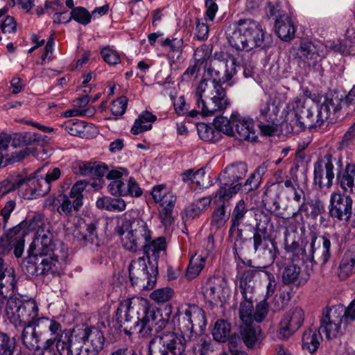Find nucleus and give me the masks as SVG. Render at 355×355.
Listing matches in <instances>:
<instances>
[{
  "mask_svg": "<svg viewBox=\"0 0 355 355\" xmlns=\"http://www.w3.org/2000/svg\"><path fill=\"white\" fill-rule=\"evenodd\" d=\"M6 315L15 327L40 325L39 307L33 299L26 300L20 295H15L7 300L3 307Z\"/></svg>",
  "mask_w": 355,
  "mask_h": 355,
  "instance_id": "nucleus-6",
  "label": "nucleus"
},
{
  "mask_svg": "<svg viewBox=\"0 0 355 355\" xmlns=\"http://www.w3.org/2000/svg\"><path fill=\"white\" fill-rule=\"evenodd\" d=\"M211 203V198L209 197L201 198L190 204L184 210L185 216L189 219H193L198 217L202 211L205 210Z\"/></svg>",
  "mask_w": 355,
  "mask_h": 355,
  "instance_id": "nucleus-49",
  "label": "nucleus"
},
{
  "mask_svg": "<svg viewBox=\"0 0 355 355\" xmlns=\"http://www.w3.org/2000/svg\"><path fill=\"white\" fill-rule=\"evenodd\" d=\"M117 233L125 250L133 252L142 250L144 253V257L132 261L129 266L132 285H137L138 279H143L147 282L144 290L153 289L155 286V239H153V232L142 218L125 212L117 227Z\"/></svg>",
  "mask_w": 355,
  "mask_h": 355,
  "instance_id": "nucleus-1",
  "label": "nucleus"
},
{
  "mask_svg": "<svg viewBox=\"0 0 355 355\" xmlns=\"http://www.w3.org/2000/svg\"><path fill=\"white\" fill-rule=\"evenodd\" d=\"M229 216L230 214H227L225 211V205H220L213 212L211 219V226L216 229L221 227L228 220Z\"/></svg>",
  "mask_w": 355,
  "mask_h": 355,
  "instance_id": "nucleus-56",
  "label": "nucleus"
},
{
  "mask_svg": "<svg viewBox=\"0 0 355 355\" xmlns=\"http://www.w3.org/2000/svg\"><path fill=\"white\" fill-rule=\"evenodd\" d=\"M214 125L216 131H219V134L223 132L229 136H234L235 131L233 128V122L232 119H228L227 117L219 116H216L214 120Z\"/></svg>",
  "mask_w": 355,
  "mask_h": 355,
  "instance_id": "nucleus-55",
  "label": "nucleus"
},
{
  "mask_svg": "<svg viewBox=\"0 0 355 355\" xmlns=\"http://www.w3.org/2000/svg\"><path fill=\"white\" fill-rule=\"evenodd\" d=\"M87 183L85 181H78L71 187L69 196L60 195L58 198L48 197L44 201V207L49 209H57V211L62 215H70L73 210L78 211L83 205V191Z\"/></svg>",
  "mask_w": 355,
  "mask_h": 355,
  "instance_id": "nucleus-7",
  "label": "nucleus"
},
{
  "mask_svg": "<svg viewBox=\"0 0 355 355\" xmlns=\"http://www.w3.org/2000/svg\"><path fill=\"white\" fill-rule=\"evenodd\" d=\"M256 224L253 230V248L254 252H263L268 249V241L271 240L269 229L272 228L270 216L259 211L255 214Z\"/></svg>",
  "mask_w": 355,
  "mask_h": 355,
  "instance_id": "nucleus-13",
  "label": "nucleus"
},
{
  "mask_svg": "<svg viewBox=\"0 0 355 355\" xmlns=\"http://www.w3.org/2000/svg\"><path fill=\"white\" fill-rule=\"evenodd\" d=\"M100 54L103 61L109 65H116L121 62L119 53L110 46L103 47Z\"/></svg>",
  "mask_w": 355,
  "mask_h": 355,
  "instance_id": "nucleus-61",
  "label": "nucleus"
},
{
  "mask_svg": "<svg viewBox=\"0 0 355 355\" xmlns=\"http://www.w3.org/2000/svg\"><path fill=\"white\" fill-rule=\"evenodd\" d=\"M14 231H17L19 234L26 232V235L29 232L35 231L33 240L37 239L39 234L44 231H48L53 236L49 225L44 222V216L40 214H35L32 218L21 221L14 227Z\"/></svg>",
  "mask_w": 355,
  "mask_h": 355,
  "instance_id": "nucleus-23",
  "label": "nucleus"
},
{
  "mask_svg": "<svg viewBox=\"0 0 355 355\" xmlns=\"http://www.w3.org/2000/svg\"><path fill=\"white\" fill-rule=\"evenodd\" d=\"M171 312V306L168 304H162L157 307V338H159V343L162 345V336L169 334L179 335L171 331L173 327L169 323ZM180 335L182 334H180Z\"/></svg>",
  "mask_w": 355,
  "mask_h": 355,
  "instance_id": "nucleus-27",
  "label": "nucleus"
},
{
  "mask_svg": "<svg viewBox=\"0 0 355 355\" xmlns=\"http://www.w3.org/2000/svg\"><path fill=\"white\" fill-rule=\"evenodd\" d=\"M297 56L308 67L315 66L321 58L318 49L312 42H303L297 52Z\"/></svg>",
  "mask_w": 355,
  "mask_h": 355,
  "instance_id": "nucleus-30",
  "label": "nucleus"
},
{
  "mask_svg": "<svg viewBox=\"0 0 355 355\" xmlns=\"http://www.w3.org/2000/svg\"><path fill=\"white\" fill-rule=\"evenodd\" d=\"M344 109L347 114L355 110V85L344 98L338 97V111Z\"/></svg>",
  "mask_w": 355,
  "mask_h": 355,
  "instance_id": "nucleus-62",
  "label": "nucleus"
},
{
  "mask_svg": "<svg viewBox=\"0 0 355 355\" xmlns=\"http://www.w3.org/2000/svg\"><path fill=\"white\" fill-rule=\"evenodd\" d=\"M76 341L80 345L75 355H98L103 349L105 338L103 332L96 327L82 325L75 330Z\"/></svg>",
  "mask_w": 355,
  "mask_h": 355,
  "instance_id": "nucleus-8",
  "label": "nucleus"
},
{
  "mask_svg": "<svg viewBox=\"0 0 355 355\" xmlns=\"http://www.w3.org/2000/svg\"><path fill=\"white\" fill-rule=\"evenodd\" d=\"M6 9L0 10V30L4 33H15L17 30V24L14 17L6 16Z\"/></svg>",
  "mask_w": 355,
  "mask_h": 355,
  "instance_id": "nucleus-59",
  "label": "nucleus"
},
{
  "mask_svg": "<svg viewBox=\"0 0 355 355\" xmlns=\"http://www.w3.org/2000/svg\"><path fill=\"white\" fill-rule=\"evenodd\" d=\"M16 284L14 270L12 268H6L0 274V313H2L8 298L15 295L14 292Z\"/></svg>",
  "mask_w": 355,
  "mask_h": 355,
  "instance_id": "nucleus-21",
  "label": "nucleus"
},
{
  "mask_svg": "<svg viewBox=\"0 0 355 355\" xmlns=\"http://www.w3.org/2000/svg\"><path fill=\"white\" fill-rule=\"evenodd\" d=\"M255 273V270H247L240 279L239 290L245 300H253L254 299V282L253 279Z\"/></svg>",
  "mask_w": 355,
  "mask_h": 355,
  "instance_id": "nucleus-36",
  "label": "nucleus"
},
{
  "mask_svg": "<svg viewBox=\"0 0 355 355\" xmlns=\"http://www.w3.org/2000/svg\"><path fill=\"white\" fill-rule=\"evenodd\" d=\"M230 324L225 320H217L212 331V336L216 341L225 343L230 335Z\"/></svg>",
  "mask_w": 355,
  "mask_h": 355,
  "instance_id": "nucleus-50",
  "label": "nucleus"
},
{
  "mask_svg": "<svg viewBox=\"0 0 355 355\" xmlns=\"http://www.w3.org/2000/svg\"><path fill=\"white\" fill-rule=\"evenodd\" d=\"M291 299L289 291L282 290L279 294L276 295L272 300L271 307L273 311L278 312L286 307Z\"/></svg>",
  "mask_w": 355,
  "mask_h": 355,
  "instance_id": "nucleus-58",
  "label": "nucleus"
},
{
  "mask_svg": "<svg viewBox=\"0 0 355 355\" xmlns=\"http://www.w3.org/2000/svg\"><path fill=\"white\" fill-rule=\"evenodd\" d=\"M214 57L215 60L221 62L225 64V73L221 79L223 83L230 80L237 71L236 58L229 53L222 51H216Z\"/></svg>",
  "mask_w": 355,
  "mask_h": 355,
  "instance_id": "nucleus-37",
  "label": "nucleus"
},
{
  "mask_svg": "<svg viewBox=\"0 0 355 355\" xmlns=\"http://www.w3.org/2000/svg\"><path fill=\"white\" fill-rule=\"evenodd\" d=\"M318 238L313 236L310 243V261L316 263L317 261L321 262V264H325L330 257L331 241L327 236H322L318 239V252L316 251L315 245Z\"/></svg>",
  "mask_w": 355,
  "mask_h": 355,
  "instance_id": "nucleus-22",
  "label": "nucleus"
},
{
  "mask_svg": "<svg viewBox=\"0 0 355 355\" xmlns=\"http://www.w3.org/2000/svg\"><path fill=\"white\" fill-rule=\"evenodd\" d=\"M128 177V171L124 168L111 170L107 174V178L111 180L107 186L109 192L114 196H125L126 184L124 182Z\"/></svg>",
  "mask_w": 355,
  "mask_h": 355,
  "instance_id": "nucleus-24",
  "label": "nucleus"
},
{
  "mask_svg": "<svg viewBox=\"0 0 355 355\" xmlns=\"http://www.w3.org/2000/svg\"><path fill=\"white\" fill-rule=\"evenodd\" d=\"M220 187L217 193H216L215 198L218 200H225L230 199L234 195L238 193L241 188V184H225L224 182H220Z\"/></svg>",
  "mask_w": 355,
  "mask_h": 355,
  "instance_id": "nucleus-53",
  "label": "nucleus"
},
{
  "mask_svg": "<svg viewBox=\"0 0 355 355\" xmlns=\"http://www.w3.org/2000/svg\"><path fill=\"white\" fill-rule=\"evenodd\" d=\"M26 232L19 234L14 227L9 230L6 235L0 239V254L8 253L12 248L16 257H21L24 250Z\"/></svg>",
  "mask_w": 355,
  "mask_h": 355,
  "instance_id": "nucleus-17",
  "label": "nucleus"
},
{
  "mask_svg": "<svg viewBox=\"0 0 355 355\" xmlns=\"http://www.w3.org/2000/svg\"><path fill=\"white\" fill-rule=\"evenodd\" d=\"M30 261L26 266L29 275L42 277L53 275L59 259L67 257V248L61 243L52 240V235L44 231L33 240L28 250Z\"/></svg>",
  "mask_w": 355,
  "mask_h": 355,
  "instance_id": "nucleus-3",
  "label": "nucleus"
},
{
  "mask_svg": "<svg viewBox=\"0 0 355 355\" xmlns=\"http://www.w3.org/2000/svg\"><path fill=\"white\" fill-rule=\"evenodd\" d=\"M31 181L30 179L26 178L20 174L14 173L9 175L6 179L0 182V191L2 193L0 194V198L5 194L15 191L21 186L28 184Z\"/></svg>",
  "mask_w": 355,
  "mask_h": 355,
  "instance_id": "nucleus-39",
  "label": "nucleus"
},
{
  "mask_svg": "<svg viewBox=\"0 0 355 355\" xmlns=\"http://www.w3.org/2000/svg\"><path fill=\"white\" fill-rule=\"evenodd\" d=\"M134 298H127L121 301L116 312V320L119 326L130 321L131 313L134 312L132 303Z\"/></svg>",
  "mask_w": 355,
  "mask_h": 355,
  "instance_id": "nucleus-45",
  "label": "nucleus"
},
{
  "mask_svg": "<svg viewBox=\"0 0 355 355\" xmlns=\"http://www.w3.org/2000/svg\"><path fill=\"white\" fill-rule=\"evenodd\" d=\"M229 44L238 51H250L255 48H266L270 35L261 26L251 19H241L234 24V28L227 33Z\"/></svg>",
  "mask_w": 355,
  "mask_h": 355,
  "instance_id": "nucleus-5",
  "label": "nucleus"
},
{
  "mask_svg": "<svg viewBox=\"0 0 355 355\" xmlns=\"http://www.w3.org/2000/svg\"><path fill=\"white\" fill-rule=\"evenodd\" d=\"M155 121V116L148 111L141 112L135 121L130 132L137 135L141 132L153 128V123Z\"/></svg>",
  "mask_w": 355,
  "mask_h": 355,
  "instance_id": "nucleus-42",
  "label": "nucleus"
},
{
  "mask_svg": "<svg viewBox=\"0 0 355 355\" xmlns=\"http://www.w3.org/2000/svg\"><path fill=\"white\" fill-rule=\"evenodd\" d=\"M324 172H325V178L327 179L326 185L329 187L334 178L333 156L330 153L319 157L314 164V183L320 188H322L324 185L322 181Z\"/></svg>",
  "mask_w": 355,
  "mask_h": 355,
  "instance_id": "nucleus-16",
  "label": "nucleus"
},
{
  "mask_svg": "<svg viewBox=\"0 0 355 355\" xmlns=\"http://www.w3.org/2000/svg\"><path fill=\"white\" fill-rule=\"evenodd\" d=\"M275 28L277 35L284 41L291 40L295 32L290 17L286 15L276 19Z\"/></svg>",
  "mask_w": 355,
  "mask_h": 355,
  "instance_id": "nucleus-38",
  "label": "nucleus"
},
{
  "mask_svg": "<svg viewBox=\"0 0 355 355\" xmlns=\"http://www.w3.org/2000/svg\"><path fill=\"white\" fill-rule=\"evenodd\" d=\"M71 18L81 25L87 26L91 22L92 15L85 8L77 6L71 10Z\"/></svg>",
  "mask_w": 355,
  "mask_h": 355,
  "instance_id": "nucleus-57",
  "label": "nucleus"
},
{
  "mask_svg": "<svg viewBox=\"0 0 355 355\" xmlns=\"http://www.w3.org/2000/svg\"><path fill=\"white\" fill-rule=\"evenodd\" d=\"M197 131L200 138L205 141L216 143L220 139L219 131L204 123L197 125Z\"/></svg>",
  "mask_w": 355,
  "mask_h": 355,
  "instance_id": "nucleus-52",
  "label": "nucleus"
},
{
  "mask_svg": "<svg viewBox=\"0 0 355 355\" xmlns=\"http://www.w3.org/2000/svg\"><path fill=\"white\" fill-rule=\"evenodd\" d=\"M339 268V275L343 277L355 273V248H351L345 252Z\"/></svg>",
  "mask_w": 355,
  "mask_h": 355,
  "instance_id": "nucleus-44",
  "label": "nucleus"
},
{
  "mask_svg": "<svg viewBox=\"0 0 355 355\" xmlns=\"http://www.w3.org/2000/svg\"><path fill=\"white\" fill-rule=\"evenodd\" d=\"M241 336L248 348L255 347L262 340L261 328L259 326L252 325V323L241 326Z\"/></svg>",
  "mask_w": 355,
  "mask_h": 355,
  "instance_id": "nucleus-35",
  "label": "nucleus"
},
{
  "mask_svg": "<svg viewBox=\"0 0 355 355\" xmlns=\"http://www.w3.org/2000/svg\"><path fill=\"white\" fill-rule=\"evenodd\" d=\"M247 171V165L245 163L239 162L226 167L218 178L220 182H224L225 184H236L245 176Z\"/></svg>",
  "mask_w": 355,
  "mask_h": 355,
  "instance_id": "nucleus-28",
  "label": "nucleus"
},
{
  "mask_svg": "<svg viewBox=\"0 0 355 355\" xmlns=\"http://www.w3.org/2000/svg\"><path fill=\"white\" fill-rule=\"evenodd\" d=\"M304 320V312L300 306L290 309L282 317L277 329V336L287 340L302 327Z\"/></svg>",
  "mask_w": 355,
  "mask_h": 355,
  "instance_id": "nucleus-12",
  "label": "nucleus"
},
{
  "mask_svg": "<svg viewBox=\"0 0 355 355\" xmlns=\"http://www.w3.org/2000/svg\"><path fill=\"white\" fill-rule=\"evenodd\" d=\"M96 224L94 222L87 223L79 219L73 230V236L80 245L93 244L98 241Z\"/></svg>",
  "mask_w": 355,
  "mask_h": 355,
  "instance_id": "nucleus-18",
  "label": "nucleus"
},
{
  "mask_svg": "<svg viewBox=\"0 0 355 355\" xmlns=\"http://www.w3.org/2000/svg\"><path fill=\"white\" fill-rule=\"evenodd\" d=\"M76 328L73 330L69 329L55 341L56 349L60 355H75L72 347L78 343L76 341Z\"/></svg>",
  "mask_w": 355,
  "mask_h": 355,
  "instance_id": "nucleus-34",
  "label": "nucleus"
},
{
  "mask_svg": "<svg viewBox=\"0 0 355 355\" xmlns=\"http://www.w3.org/2000/svg\"><path fill=\"white\" fill-rule=\"evenodd\" d=\"M248 209L246 208L245 201L240 200L234 208L231 220L232 225H240Z\"/></svg>",
  "mask_w": 355,
  "mask_h": 355,
  "instance_id": "nucleus-64",
  "label": "nucleus"
},
{
  "mask_svg": "<svg viewBox=\"0 0 355 355\" xmlns=\"http://www.w3.org/2000/svg\"><path fill=\"white\" fill-rule=\"evenodd\" d=\"M253 300H245L241 302L239 306V318L242 321V324H249L253 323Z\"/></svg>",
  "mask_w": 355,
  "mask_h": 355,
  "instance_id": "nucleus-54",
  "label": "nucleus"
},
{
  "mask_svg": "<svg viewBox=\"0 0 355 355\" xmlns=\"http://www.w3.org/2000/svg\"><path fill=\"white\" fill-rule=\"evenodd\" d=\"M216 78L202 79L197 85L193 98L197 108L205 116L223 113L231 105L227 92Z\"/></svg>",
  "mask_w": 355,
  "mask_h": 355,
  "instance_id": "nucleus-4",
  "label": "nucleus"
},
{
  "mask_svg": "<svg viewBox=\"0 0 355 355\" xmlns=\"http://www.w3.org/2000/svg\"><path fill=\"white\" fill-rule=\"evenodd\" d=\"M61 175L59 168H53L46 174L44 178L37 180L39 187L37 189V195L44 196L47 194L51 190V182L58 180Z\"/></svg>",
  "mask_w": 355,
  "mask_h": 355,
  "instance_id": "nucleus-48",
  "label": "nucleus"
},
{
  "mask_svg": "<svg viewBox=\"0 0 355 355\" xmlns=\"http://www.w3.org/2000/svg\"><path fill=\"white\" fill-rule=\"evenodd\" d=\"M239 225H231L229 230V239L234 243L235 250L243 248L245 239L243 236V231L239 228Z\"/></svg>",
  "mask_w": 355,
  "mask_h": 355,
  "instance_id": "nucleus-63",
  "label": "nucleus"
},
{
  "mask_svg": "<svg viewBox=\"0 0 355 355\" xmlns=\"http://www.w3.org/2000/svg\"><path fill=\"white\" fill-rule=\"evenodd\" d=\"M15 347L14 338L7 334L0 332V355H13Z\"/></svg>",
  "mask_w": 355,
  "mask_h": 355,
  "instance_id": "nucleus-60",
  "label": "nucleus"
},
{
  "mask_svg": "<svg viewBox=\"0 0 355 355\" xmlns=\"http://www.w3.org/2000/svg\"><path fill=\"white\" fill-rule=\"evenodd\" d=\"M353 200L346 194L332 193L330 197L329 214L338 220L348 221L352 214Z\"/></svg>",
  "mask_w": 355,
  "mask_h": 355,
  "instance_id": "nucleus-15",
  "label": "nucleus"
},
{
  "mask_svg": "<svg viewBox=\"0 0 355 355\" xmlns=\"http://www.w3.org/2000/svg\"><path fill=\"white\" fill-rule=\"evenodd\" d=\"M332 49L343 55H349L355 51V28H348L346 31L345 39L338 44H334Z\"/></svg>",
  "mask_w": 355,
  "mask_h": 355,
  "instance_id": "nucleus-43",
  "label": "nucleus"
},
{
  "mask_svg": "<svg viewBox=\"0 0 355 355\" xmlns=\"http://www.w3.org/2000/svg\"><path fill=\"white\" fill-rule=\"evenodd\" d=\"M177 200V196L173 193L171 186L166 184L157 185V203L159 211V218L164 232H169L174 222L173 211Z\"/></svg>",
  "mask_w": 355,
  "mask_h": 355,
  "instance_id": "nucleus-9",
  "label": "nucleus"
},
{
  "mask_svg": "<svg viewBox=\"0 0 355 355\" xmlns=\"http://www.w3.org/2000/svg\"><path fill=\"white\" fill-rule=\"evenodd\" d=\"M355 164H347L343 172L337 174L340 187L346 193H352L354 186Z\"/></svg>",
  "mask_w": 355,
  "mask_h": 355,
  "instance_id": "nucleus-41",
  "label": "nucleus"
},
{
  "mask_svg": "<svg viewBox=\"0 0 355 355\" xmlns=\"http://www.w3.org/2000/svg\"><path fill=\"white\" fill-rule=\"evenodd\" d=\"M206 262V257L202 254L193 256L187 266L185 276L188 280H192L198 276Z\"/></svg>",
  "mask_w": 355,
  "mask_h": 355,
  "instance_id": "nucleus-46",
  "label": "nucleus"
},
{
  "mask_svg": "<svg viewBox=\"0 0 355 355\" xmlns=\"http://www.w3.org/2000/svg\"><path fill=\"white\" fill-rule=\"evenodd\" d=\"M231 119L239 139L249 141H256L257 136L252 119L242 117L237 112H233L231 114Z\"/></svg>",
  "mask_w": 355,
  "mask_h": 355,
  "instance_id": "nucleus-20",
  "label": "nucleus"
},
{
  "mask_svg": "<svg viewBox=\"0 0 355 355\" xmlns=\"http://www.w3.org/2000/svg\"><path fill=\"white\" fill-rule=\"evenodd\" d=\"M162 49L166 53L171 64L175 62L182 55L183 51V39L182 37L162 38L159 40Z\"/></svg>",
  "mask_w": 355,
  "mask_h": 355,
  "instance_id": "nucleus-29",
  "label": "nucleus"
},
{
  "mask_svg": "<svg viewBox=\"0 0 355 355\" xmlns=\"http://www.w3.org/2000/svg\"><path fill=\"white\" fill-rule=\"evenodd\" d=\"M62 127L72 136L89 139L97 134L96 128L92 123H87L78 119H70L64 123Z\"/></svg>",
  "mask_w": 355,
  "mask_h": 355,
  "instance_id": "nucleus-25",
  "label": "nucleus"
},
{
  "mask_svg": "<svg viewBox=\"0 0 355 355\" xmlns=\"http://www.w3.org/2000/svg\"><path fill=\"white\" fill-rule=\"evenodd\" d=\"M322 340V336L320 329L316 327L309 328L302 334V349L310 354H314L318 350Z\"/></svg>",
  "mask_w": 355,
  "mask_h": 355,
  "instance_id": "nucleus-32",
  "label": "nucleus"
},
{
  "mask_svg": "<svg viewBox=\"0 0 355 355\" xmlns=\"http://www.w3.org/2000/svg\"><path fill=\"white\" fill-rule=\"evenodd\" d=\"M40 325L42 327L47 328L50 332V338L47 339L44 344V349H49V348L54 345L55 341L59 336L69 330L67 328H62L61 324L54 319H50L44 317V319L40 320Z\"/></svg>",
  "mask_w": 355,
  "mask_h": 355,
  "instance_id": "nucleus-33",
  "label": "nucleus"
},
{
  "mask_svg": "<svg viewBox=\"0 0 355 355\" xmlns=\"http://www.w3.org/2000/svg\"><path fill=\"white\" fill-rule=\"evenodd\" d=\"M41 325L23 326L21 340L23 345L30 351L40 349V341L42 331L40 330Z\"/></svg>",
  "mask_w": 355,
  "mask_h": 355,
  "instance_id": "nucleus-31",
  "label": "nucleus"
},
{
  "mask_svg": "<svg viewBox=\"0 0 355 355\" xmlns=\"http://www.w3.org/2000/svg\"><path fill=\"white\" fill-rule=\"evenodd\" d=\"M141 301L144 307V315L135 322L134 328L135 329L136 327L141 325L139 333L141 337L148 338L153 336L155 327V309L153 306L149 304L148 300L142 298Z\"/></svg>",
  "mask_w": 355,
  "mask_h": 355,
  "instance_id": "nucleus-19",
  "label": "nucleus"
},
{
  "mask_svg": "<svg viewBox=\"0 0 355 355\" xmlns=\"http://www.w3.org/2000/svg\"><path fill=\"white\" fill-rule=\"evenodd\" d=\"M205 298L211 304H218L226 300L230 290L225 279L220 277L209 278L202 290Z\"/></svg>",
  "mask_w": 355,
  "mask_h": 355,
  "instance_id": "nucleus-14",
  "label": "nucleus"
},
{
  "mask_svg": "<svg viewBox=\"0 0 355 355\" xmlns=\"http://www.w3.org/2000/svg\"><path fill=\"white\" fill-rule=\"evenodd\" d=\"M185 322V331H189L191 334L193 329L198 326L202 329L206 326V317L204 311L197 305H189L184 311V315L182 318Z\"/></svg>",
  "mask_w": 355,
  "mask_h": 355,
  "instance_id": "nucleus-26",
  "label": "nucleus"
},
{
  "mask_svg": "<svg viewBox=\"0 0 355 355\" xmlns=\"http://www.w3.org/2000/svg\"><path fill=\"white\" fill-rule=\"evenodd\" d=\"M343 322V305L326 306L322 309L318 329L324 334L327 340L334 339L343 334L341 328Z\"/></svg>",
  "mask_w": 355,
  "mask_h": 355,
  "instance_id": "nucleus-10",
  "label": "nucleus"
},
{
  "mask_svg": "<svg viewBox=\"0 0 355 355\" xmlns=\"http://www.w3.org/2000/svg\"><path fill=\"white\" fill-rule=\"evenodd\" d=\"M279 112L278 105L271 99L268 98L266 101H261L257 111L256 119L260 131L263 135L268 137L275 135L279 123L277 119Z\"/></svg>",
  "mask_w": 355,
  "mask_h": 355,
  "instance_id": "nucleus-11",
  "label": "nucleus"
},
{
  "mask_svg": "<svg viewBox=\"0 0 355 355\" xmlns=\"http://www.w3.org/2000/svg\"><path fill=\"white\" fill-rule=\"evenodd\" d=\"M338 96L326 94L320 103L306 107L301 99L289 103L283 111L284 119L282 125L288 133L297 134L306 128H321L331 112H338Z\"/></svg>",
  "mask_w": 355,
  "mask_h": 355,
  "instance_id": "nucleus-2",
  "label": "nucleus"
},
{
  "mask_svg": "<svg viewBox=\"0 0 355 355\" xmlns=\"http://www.w3.org/2000/svg\"><path fill=\"white\" fill-rule=\"evenodd\" d=\"M96 205L98 208L105 209L110 211L119 212L125 210L126 207V203L123 199L110 197L98 198Z\"/></svg>",
  "mask_w": 355,
  "mask_h": 355,
  "instance_id": "nucleus-47",
  "label": "nucleus"
},
{
  "mask_svg": "<svg viewBox=\"0 0 355 355\" xmlns=\"http://www.w3.org/2000/svg\"><path fill=\"white\" fill-rule=\"evenodd\" d=\"M281 269L282 270V281L286 285L295 283L301 272L300 267L295 263H290L284 267L282 266L279 270Z\"/></svg>",
  "mask_w": 355,
  "mask_h": 355,
  "instance_id": "nucleus-51",
  "label": "nucleus"
},
{
  "mask_svg": "<svg viewBox=\"0 0 355 355\" xmlns=\"http://www.w3.org/2000/svg\"><path fill=\"white\" fill-rule=\"evenodd\" d=\"M4 135L8 140V144L12 143V146L14 147H20L22 146H28L37 142L40 139V135L37 133H32L29 132H16L8 136L6 134H0V136Z\"/></svg>",
  "mask_w": 355,
  "mask_h": 355,
  "instance_id": "nucleus-40",
  "label": "nucleus"
}]
</instances>
